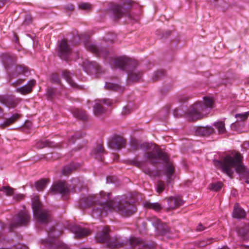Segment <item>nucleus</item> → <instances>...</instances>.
I'll return each mask as SVG.
<instances>
[{"label": "nucleus", "mask_w": 249, "mask_h": 249, "mask_svg": "<svg viewBox=\"0 0 249 249\" xmlns=\"http://www.w3.org/2000/svg\"><path fill=\"white\" fill-rule=\"evenodd\" d=\"M144 206L146 208L153 209L156 211H159L161 209L160 205L158 203L146 202L144 204Z\"/></svg>", "instance_id": "27"}, {"label": "nucleus", "mask_w": 249, "mask_h": 249, "mask_svg": "<svg viewBox=\"0 0 249 249\" xmlns=\"http://www.w3.org/2000/svg\"><path fill=\"white\" fill-rule=\"evenodd\" d=\"M214 99L210 97H204L203 102H196L192 105L186 113V117L192 121L204 118L213 107Z\"/></svg>", "instance_id": "2"}, {"label": "nucleus", "mask_w": 249, "mask_h": 249, "mask_svg": "<svg viewBox=\"0 0 249 249\" xmlns=\"http://www.w3.org/2000/svg\"><path fill=\"white\" fill-rule=\"evenodd\" d=\"M104 152V149L103 145L101 144L97 145L96 147L93 150V153L95 155V158L97 159H100L101 160H103L101 156V154L103 153Z\"/></svg>", "instance_id": "25"}, {"label": "nucleus", "mask_w": 249, "mask_h": 249, "mask_svg": "<svg viewBox=\"0 0 249 249\" xmlns=\"http://www.w3.org/2000/svg\"><path fill=\"white\" fill-rule=\"evenodd\" d=\"M129 111V109L128 107H126L124 108V110L123 111V113L124 114H126L127 112H128Z\"/></svg>", "instance_id": "46"}, {"label": "nucleus", "mask_w": 249, "mask_h": 249, "mask_svg": "<svg viewBox=\"0 0 249 249\" xmlns=\"http://www.w3.org/2000/svg\"><path fill=\"white\" fill-rule=\"evenodd\" d=\"M246 216V213L238 204H235L233 212V216L237 218H243Z\"/></svg>", "instance_id": "21"}, {"label": "nucleus", "mask_w": 249, "mask_h": 249, "mask_svg": "<svg viewBox=\"0 0 249 249\" xmlns=\"http://www.w3.org/2000/svg\"><path fill=\"white\" fill-rule=\"evenodd\" d=\"M118 157H119V156H118L117 155L115 154V155H114V159H115V160H118Z\"/></svg>", "instance_id": "52"}, {"label": "nucleus", "mask_w": 249, "mask_h": 249, "mask_svg": "<svg viewBox=\"0 0 249 249\" xmlns=\"http://www.w3.org/2000/svg\"><path fill=\"white\" fill-rule=\"evenodd\" d=\"M143 146L148 149L150 148L152 145L151 144H150L149 143H145L143 144Z\"/></svg>", "instance_id": "47"}, {"label": "nucleus", "mask_w": 249, "mask_h": 249, "mask_svg": "<svg viewBox=\"0 0 249 249\" xmlns=\"http://www.w3.org/2000/svg\"><path fill=\"white\" fill-rule=\"evenodd\" d=\"M71 53V50L69 47L67 41L65 39L62 40L58 46V53L60 57L62 59L67 60Z\"/></svg>", "instance_id": "12"}, {"label": "nucleus", "mask_w": 249, "mask_h": 249, "mask_svg": "<svg viewBox=\"0 0 249 249\" xmlns=\"http://www.w3.org/2000/svg\"><path fill=\"white\" fill-rule=\"evenodd\" d=\"M75 167L71 165L66 166L63 169V174L65 176L68 175L72 170H74Z\"/></svg>", "instance_id": "36"}, {"label": "nucleus", "mask_w": 249, "mask_h": 249, "mask_svg": "<svg viewBox=\"0 0 249 249\" xmlns=\"http://www.w3.org/2000/svg\"><path fill=\"white\" fill-rule=\"evenodd\" d=\"M52 80L56 83H58L60 82L59 76L57 74H53L51 77Z\"/></svg>", "instance_id": "41"}, {"label": "nucleus", "mask_w": 249, "mask_h": 249, "mask_svg": "<svg viewBox=\"0 0 249 249\" xmlns=\"http://www.w3.org/2000/svg\"><path fill=\"white\" fill-rule=\"evenodd\" d=\"M111 178V177H107V182H108V180L109 179H110Z\"/></svg>", "instance_id": "54"}, {"label": "nucleus", "mask_w": 249, "mask_h": 249, "mask_svg": "<svg viewBox=\"0 0 249 249\" xmlns=\"http://www.w3.org/2000/svg\"><path fill=\"white\" fill-rule=\"evenodd\" d=\"M129 244L132 247L138 245L139 249H156L157 247L155 244L148 245L141 239L135 237L130 238Z\"/></svg>", "instance_id": "11"}, {"label": "nucleus", "mask_w": 249, "mask_h": 249, "mask_svg": "<svg viewBox=\"0 0 249 249\" xmlns=\"http://www.w3.org/2000/svg\"><path fill=\"white\" fill-rule=\"evenodd\" d=\"M249 116V111L243 113L236 114L235 115V118L237 119V121H242L246 120Z\"/></svg>", "instance_id": "32"}, {"label": "nucleus", "mask_w": 249, "mask_h": 249, "mask_svg": "<svg viewBox=\"0 0 249 249\" xmlns=\"http://www.w3.org/2000/svg\"><path fill=\"white\" fill-rule=\"evenodd\" d=\"M26 71H26V69H24V71H23V72H24V73H25Z\"/></svg>", "instance_id": "55"}, {"label": "nucleus", "mask_w": 249, "mask_h": 249, "mask_svg": "<svg viewBox=\"0 0 249 249\" xmlns=\"http://www.w3.org/2000/svg\"><path fill=\"white\" fill-rule=\"evenodd\" d=\"M213 162H214V165H215V166H217V163H218L217 161H216V160H214V161H213Z\"/></svg>", "instance_id": "53"}, {"label": "nucleus", "mask_w": 249, "mask_h": 249, "mask_svg": "<svg viewBox=\"0 0 249 249\" xmlns=\"http://www.w3.org/2000/svg\"><path fill=\"white\" fill-rule=\"evenodd\" d=\"M24 195L21 194H15L13 196V199L17 201L23 200L24 198Z\"/></svg>", "instance_id": "40"}, {"label": "nucleus", "mask_w": 249, "mask_h": 249, "mask_svg": "<svg viewBox=\"0 0 249 249\" xmlns=\"http://www.w3.org/2000/svg\"><path fill=\"white\" fill-rule=\"evenodd\" d=\"M88 49L91 52L96 53L99 55H101L104 54V51L103 50H99V49L95 45L93 44H90L88 46Z\"/></svg>", "instance_id": "30"}, {"label": "nucleus", "mask_w": 249, "mask_h": 249, "mask_svg": "<svg viewBox=\"0 0 249 249\" xmlns=\"http://www.w3.org/2000/svg\"><path fill=\"white\" fill-rule=\"evenodd\" d=\"M129 59L126 57L122 56L115 58L112 65L115 68L124 70L126 68V66L129 65Z\"/></svg>", "instance_id": "13"}, {"label": "nucleus", "mask_w": 249, "mask_h": 249, "mask_svg": "<svg viewBox=\"0 0 249 249\" xmlns=\"http://www.w3.org/2000/svg\"><path fill=\"white\" fill-rule=\"evenodd\" d=\"M149 221L156 229H159V226L160 224V220L155 216H152L149 218Z\"/></svg>", "instance_id": "35"}, {"label": "nucleus", "mask_w": 249, "mask_h": 249, "mask_svg": "<svg viewBox=\"0 0 249 249\" xmlns=\"http://www.w3.org/2000/svg\"><path fill=\"white\" fill-rule=\"evenodd\" d=\"M219 134H226L227 135V131L225 127V124L223 121H219Z\"/></svg>", "instance_id": "37"}, {"label": "nucleus", "mask_w": 249, "mask_h": 249, "mask_svg": "<svg viewBox=\"0 0 249 249\" xmlns=\"http://www.w3.org/2000/svg\"><path fill=\"white\" fill-rule=\"evenodd\" d=\"M105 87L106 89L109 90L118 91H121L123 90V89L121 86L113 83L107 82L106 83Z\"/></svg>", "instance_id": "23"}, {"label": "nucleus", "mask_w": 249, "mask_h": 249, "mask_svg": "<svg viewBox=\"0 0 249 249\" xmlns=\"http://www.w3.org/2000/svg\"><path fill=\"white\" fill-rule=\"evenodd\" d=\"M113 12L115 18L119 19L127 14L128 9L123 5H116L113 6Z\"/></svg>", "instance_id": "16"}, {"label": "nucleus", "mask_w": 249, "mask_h": 249, "mask_svg": "<svg viewBox=\"0 0 249 249\" xmlns=\"http://www.w3.org/2000/svg\"><path fill=\"white\" fill-rule=\"evenodd\" d=\"M22 82H23V81H22V80H20V82H19V84H21Z\"/></svg>", "instance_id": "56"}, {"label": "nucleus", "mask_w": 249, "mask_h": 249, "mask_svg": "<svg viewBox=\"0 0 249 249\" xmlns=\"http://www.w3.org/2000/svg\"><path fill=\"white\" fill-rule=\"evenodd\" d=\"M30 220L29 214L25 211L20 212L17 216H15L10 226V230L18 226L27 225Z\"/></svg>", "instance_id": "8"}, {"label": "nucleus", "mask_w": 249, "mask_h": 249, "mask_svg": "<svg viewBox=\"0 0 249 249\" xmlns=\"http://www.w3.org/2000/svg\"><path fill=\"white\" fill-rule=\"evenodd\" d=\"M142 73L136 69H134L128 72V82H136L142 77Z\"/></svg>", "instance_id": "17"}, {"label": "nucleus", "mask_w": 249, "mask_h": 249, "mask_svg": "<svg viewBox=\"0 0 249 249\" xmlns=\"http://www.w3.org/2000/svg\"><path fill=\"white\" fill-rule=\"evenodd\" d=\"M222 183L219 181V190L222 188Z\"/></svg>", "instance_id": "51"}, {"label": "nucleus", "mask_w": 249, "mask_h": 249, "mask_svg": "<svg viewBox=\"0 0 249 249\" xmlns=\"http://www.w3.org/2000/svg\"><path fill=\"white\" fill-rule=\"evenodd\" d=\"M107 209L104 207V211L106 212H110L112 210L117 211L120 214L123 216H129L132 215L136 211L134 205L128 203L127 201L122 203L115 198L113 200H111L109 204H106Z\"/></svg>", "instance_id": "4"}, {"label": "nucleus", "mask_w": 249, "mask_h": 249, "mask_svg": "<svg viewBox=\"0 0 249 249\" xmlns=\"http://www.w3.org/2000/svg\"><path fill=\"white\" fill-rule=\"evenodd\" d=\"M63 76L70 85V86L72 87H76V83L71 79V73L70 72L67 71H63Z\"/></svg>", "instance_id": "26"}, {"label": "nucleus", "mask_w": 249, "mask_h": 249, "mask_svg": "<svg viewBox=\"0 0 249 249\" xmlns=\"http://www.w3.org/2000/svg\"><path fill=\"white\" fill-rule=\"evenodd\" d=\"M67 8L69 10L72 11V10H73L74 7L72 5H70L68 6Z\"/></svg>", "instance_id": "48"}, {"label": "nucleus", "mask_w": 249, "mask_h": 249, "mask_svg": "<svg viewBox=\"0 0 249 249\" xmlns=\"http://www.w3.org/2000/svg\"><path fill=\"white\" fill-rule=\"evenodd\" d=\"M95 63V66L96 67H97V63Z\"/></svg>", "instance_id": "57"}, {"label": "nucleus", "mask_w": 249, "mask_h": 249, "mask_svg": "<svg viewBox=\"0 0 249 249\" xmlns=\"http://www.w3.org/2000/svg\"><path fill=\"white\" fill-rule=\"evenodd\" d=\"M79 7L82 10H90L91 8V5L89 3H81L79 4Z\"/></svg>", "instance_id": "38"}, {"label": "nucleus", "mask_w": 249, "mask_h": 249, "mask_svg": "<svg viewBox=\"0 0 249 249\" xmlns=\"http://www.w3.org/2000/svg\"><path fill=\"white\" fill-rule=\"evenodd\" d=\"M0 102L9 108H14L17 104V100L12 96L0 97Z\"/></svg>", "instance_id": "15"}, {"label": "nucleus", "mask_w": 249, "mask_h": 249, "mask_svg": "<svg viewBox=\"0 0 249 249\" xmlns=\"http://www.w3.org/2000/svg\"><path fill=\"white\" fill-rule=\"evenodd\" d=\"M1 111V109L0 108V112Z\"/></svg>", "instance_id": "58"}, {"label": "nucleus", "mask_w": 249, "mask_h": 249, "mask_svg": "<svg viewBox=\"0 0 249 249\" xmlns=\"http://www.w3.org/2000/svg\"><path fill=\"white\" fill-rule=\"evenodd\" d=\"M93 112L96 116H99L105 112V109L100 103H96L94 106Z\"/></svg>", "instance_id": "28"}, {"label": "nucleus", "mask_w": 249, "mask_h": 249, "mask_svg": "<svg viewBox=\"0 0 249 249\" xmlns=\"http://www.w3.org/2000/svg\"><path fill=\"white\" fill-rule=\"evenodd\" d=\"M110 198V194L108 193L106 195V193L104 192H101L98 196L96 197H92V202L98 204L100 207H96L93 211L96 210L97 211H99L100 213V214H103L104 213H107L108 212H106L104 211V207H105V209H107L106 204H109L110 201L109 199Z\"/></svg>", "instance_id": "7"}, {"label": "nucleus", "mask_w": 249, "mask_h": 249, "mask_svg": "<svg viewBox=\"0 0 249 249\" xmlns=\"http://www.w3.org/2000/svg\"><path fill=\"white\" fill-rule=\"evenodd\" d=\"M35 84L36 81L31 80L26 85L17 89V91L23 94L29 93L32 91L33 87Z\"/></svg>", "instance_id": "18"}, {"label": "nucleus", "mask_w": 249, "mask_h": 249, "mask_svg": "<svg viewBox=\"0 0 249 249\" xmlns=\"http://www.w3.org/2000/svg\"><path fill=\"white\" fill-rule=\"evenodd\" d=\"M46 146H50V142L46 141L44 142H40L37 143L36 147L38 148H42Z\"/></svg>", "instance_id": "39"}, {"label": "nucleus", "mask_w": 249, "mask_h": 249, "mask_svg": "<svg viewBox=\"0 0 249 249\" xmlns=\"http://www.w3.org/2000/svg\"><path fill=\"white\" fill-rule=\"evenodd\" d=\"M109 229L107 226L103 228L102 231H99L96 235V240L99 242L107 243V246L111 248H117L123 246V243L121 242L119 239L109 238Z\"/></svg>", "instance_id": "5"}, {"label": "nucleus", "mask_w": 249, "mask_h": 249, "mask_svg": "<svg viewBox=\"0 0 249 249\" xmlns=\"http://www.w3.org/2000/svg\"><path fill=\"white\" fill-rule=\"evenodd\" d=\"M19 118V115L15 114L13 115L10 118L7 119L5 122L0 124V126L2 128L8 126L14 123Z\"/></svg>", "instance_id": "24"}, {"label": "nucleus", "mask_w": 249, "mask_h": 249, "mask_svg": "<svg viewBox=\"0 0 249 249\" xmlns=\"http://www.w3.org/2000/svg\"><path fill=\"white\" fill-rule=\"evenodd\" d=\"M165 189V185L163 181L160 180L157 182L156 191L159 194L161 193Z\"/></svg>", "instance_id": "33"}, {"label": "nucleus", "mask_w": 249, "mask_h": 249, "mask_svg": "<svg viewBox=\"0 0 249 249\" xmlns=\"http://www.w3.org/2000/svg\"><path fill=\"white\" fill-rule=\"evenodd\" d=\"M71 230L75 236L78 238L85 236L90 233V231L89 230L75 225L71 227Z\"/></svg>", "instance_id": "14"}, {"label": "nucleus", "mask_w": 249, "mask_h": 249, "mask_svg": "<svg viewBox=\"0 0 249 249\" xmlns=\"http://www.w3.org/2000/svg\"><path fill=\"white\" fill-rule=\"evenodd\" d=\"M209 189L211 191L217 192L218 191V184L217 183L211 184L209 187Z\"/></svg>", "instance_id": "42"}, {"label": "nucleus", "mask_w": 249, "mask_h": 249, "mask_svg": "<svg viewBox=\"0 0 249 249\" xmlns=\"http://www.w3.org/2000/svg\"><path fill=\"white\" fill-rule=\"evenodd\" d=\"M248 233H249V226L248 227L247 232L243 233V236H245V234H247Z\"/></svg>", "instance_id": "50"}, {"label": "nucleus", "mask_w": 249, "mask_h": 249, "mask_svg": "<svg viewBox=\"0 0 249 249\" xmlns=\"http://www.w3.org/2000/svg\"><path fill=\"white\" fill-rule=\"evenodd\" d=\"M125 144V141L119 136H114L108 142V145L110 148L116 150L121 149L124 147Z\"/></svg>", "instance_id": "10"}, {"label": "nucleus", "mask_w": 249, "mask_h": 249, "mask_svg": "<svg viewBox=\"0 0 249 249\" xmlns=\"http://www.w3.org/2000/svg\"><path fill=\"white\" fill-rule=\"evenodd\" d=\"M17 249H27V247L21 245H18L17 247Z\"/></svg>", "instance_id": "45"}, {"label": "nucleus", "mask_w": 249, "mask_h": 249, "mask_svg": "<svg viewBox=\"0 0 249 249\" xmlns=\"http://www.w3.org/2000/svg\"><path fill=\"white\" fill-rule=\"evenodd\" d=\"M205 227L201 224H199L196 228V231H201L205 229Z\"/></svg>", "instance_id": "43"}, {"label": "nucleus", "mask_w": 249, "mask_h": 249, "mask_svg": "<svg viewBox=\"0 0 249 249\" xmlns=\"http://www.w3.org/2000/svg\"><path fill=\"white\" fill-rule=\"evenodd\" d=\"M34 215L38 221L41 223H47L50 219V213L48 211L42 210L41 204L37 197L35 198L32 203Z\"/></svg>", "instance_id": "6"}, {"label": "nucleus", "mask_w": 249, "mask_h": 249, "mask_svg": "<svg viewBox=\"0 0 249 249\" xmlns=\"http://www.w3.org/2000/svg\"><path fill=\"white\" fill-rule=\"evenodd\" d=\"M101 102L107 105H110L112 103L111 100L108 99H104L101 101Z\"/></svg>", "instance_id": "44"}, {"label": "nucleus", "mask_w": 249, "mask_h": 249, "mask_svg": "<svg viewBox=\"0 0 249 249\" xmlns=\"http://www.w3.org/2000/svg\"><path fill=\"white\" fill-rule=\"evenodd\" d=\"M50 191L54 194L59 193L64 196L69 194L70 188L68 183L65 181H59L52 185Z\"/></svg>", "instance_id": "9"}, {"label": "nucleus", "mask_w": 249, "mask_h": 249, "mask_svg": "<svg viewBox=\"0 0 249 249\" xmlns=\"http://www.w3.org/2000/svg\"><path fill=\"white\" fill-rule=\"evenodd\" d=\"M135 165L137 167L142 169L145 174H148L149 175H151V171L149 169H146L145 167L144 164L143 163L140 162H135Z\"/></svg>", "instance_id": "34"}, {"label": "nucleus", "mask_w": 249, "mask_h": 249, "mask_svg": "<svg viewBox=\"0 0 249 249\" xmlns=\"http://www.w3.org/2000/svg\"><path fill=\"white\" fill-rule=\"evenodd\" d=\"M243 157L237 152H234L230 155L227 156L222 165V171L230 178L232 177L234 168L236 172L241 176H246L248 174L245 166L242 162Z\"/></svg>", "instance_id": "1"}, {"label": "nucleus", "mask_w": 249, "mask_h": 249, "mask_svg": "<svg viewBox=\"0 0 249 249\" xmlns=\"http://www.w3.org/2000/svg\"><path fill=\"white\" fill-rule=\"evenodd\" d=\"M214 132V129L211 126L199 127L197 128L196 133L202 136H208Z\"/></svg>", "instance_id": "20"}, {"label": "nucleus", "mask_w": 249, "mask_h": 249, "mask_svg": "<svg viewBox=\"0 0 249 249\" xmlns=\"http://www.w3.org/2000/svg\"><path fill=\"white\" fill-rule=\"evenodd\" d=\"M0 191H3L6 195L11 196L14 194V189L9 186H3Z\"/></svg>", "instance_id": "31"}, {"label": "nucleus", "mask_w": 249, "mask_h": 249, "mask_svg": "<svg viewBox=\"0 0 249 249\" xmlns=\"http://www.w3.org/2000/svg\"><path fill=\"white\" fill-rule=\"evenodd\" d=\"M49 182V180L48 179H41L36 182L35 187L37 190L39 191H42L46 187Z\"/></svg>", "instance_id": "22"}, {"label": "nucleus", "mask_w": 249, "mask_h": 249, "mask_svg": "<svg viewBox=\"0 0 249 249\" xmlns=\"http://www.w3.org/2000/svg\"><path fill=\"white\" fill-rule=\"evenodd\" d=\"M168 208L175 209L183 204V201L178 197H170L167 199Z\"/></svg>", "instance_id": "19"}, {"label": "nucleus", "mask_w": 249, "mask_h": 249, "mask_svg": "<svg viewBox=\"0 0 249 249\" xmlns=\"http://www.w3.org/2000/svg\"><path fill=\"white\" fill-rule=\"evenodd\" d=\"M53 89H50L48 90V94H49L50 96L53 95Z\"/></svg>", "instance_id": "49"}, {"label": "nucleus", "mask_w": 249, "mask_h": 249, "mask_svg": "<svg viewBox=\"0 0 249 249\" xmlns=\"http://www.w3.org/2000/svg\"><path fill=\"white\" fill-rule=\"evenodd\" d=\"M146 158L154 163L158 162V160H160L166 162L164 172L167 177V181L170 183L172 177L175 172V168L173 164L168 161V157L167 154L161 151L155 149L151 152H148L146 154Z\"/></svg>", "instance_id": "3"}, {"label": "nucleus", "mask_w": 249, "mask_h": 249, "mask_svg": "<svg viewBox=\"0 0 249 249\" xmlns=\"http://www.w3.org/2000/svg\"><path fill=\"white\" fill-rule=\"evenodd\" d=\"M73 114L75 117L81 120H86L87 118V114L85 111L76 109L74 110Z\"/></svg>", "instance_id": "29"}]
</instances>
